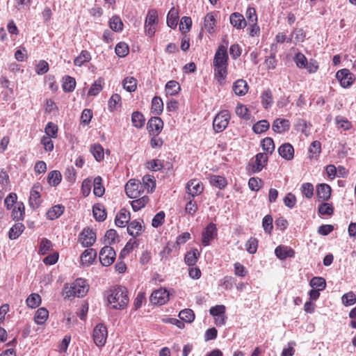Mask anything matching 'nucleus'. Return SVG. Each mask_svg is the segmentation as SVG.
Wrapping results in <instances>:
<instances>
[{
    "label": "nucleus",
    "mask_w": 356,
    "mask_h": 356,
    "mask_svg": "<svg viewBox=\"0 0 356 356\" xmlns=\"http://www.w3.org/2000/svg\"><path fill=\"white\" fill-rule=\"evenodd\" d=\"M163 122L159 117L152 118L147 122V128L151 134L158 136L162 131Z\"/></svg>",
    "instance_id": "2eb2a0df"
},
{
    "label": "nucleus",
    "mask_w": 356,
    "mask_h": 356,
    "mask_svg": "<svg viewBox=\"0 0 356 356\" xmlns=\"http://www.w3.org/2000/svg\"><path fill=\"white\" fill-rule=\"evenodd\" d=\"M321 152V144L318 140L313 141L309 148L310 159H316Z\"/></svg>",
    "instance_id": "c03bdc74"
},
{
    "label": "nucleus",
    "mask_w": 356,
    "mask_h": 356,
    "mask_svg": "<svg viewBox=\"0 0 356 356\" xmlns=\"http://www.w3.org/2000/svg\"><path fill=\"white\" fill-rule=\"evenodd\" d=\"M115 51L119 57H124L129 53V47L125 42H119L116 45Z\"/></svg>",
    "instance_id": "338daca9"
},
{
    "label": "nucleus",
    "mask_w": 356,
    "mask_h": 356,
    "mask_svg": "<svg viewBox=\"0 0 356 356\" xmlns=\"http://www.w3.org/2000/svg\"><path fill=\"white\" fill-rule=\"evenodd\" d=\"M217 234L218 230L216 225L213 222H210L202 231V244L204 246L209 245L211 241H213L217 236Z\"/></svg>",
    "instance_id": "1a4fd4ad"
},
{
    "label": "nucleus",
    "mask_w": 356,
    "mask_h": 356,
    "mask_svg": "<svg viewBox=\"0 0 356 356\" xmlns=\"http://www.w3.org/2000/svg\"><path fill=\"white\" fill-rule=\"evenodd\" d=\"M130 219V213L125 209H122L115 216V223L119 227H124Z\"/></svg>",
    "instance_id": "6ab92c4d"
},
{
    "label": "nucleus",
    "mask_w": 356,
    "mask_h": 356,
    "mask_svg": "<svg viewBox=\"0 0 356 356\" xmlns=\"http://www.w3.org/2000/svg\"><path fill=\"white\" fill-rule=\"evenodd\" d=\"M184 200L188 201L185 207L186 212L189 215L193 216L197 210V205L194 201V198L185 196Z\"/></svg>",
    "instance_id": "09e8293b"
},
{
    "label": "nucleus",
    "mask_w": 356,
    "mask_h": 356,
    "mask_svg": "<svg viewBox=\"0 0 356 356\" xmlns=\"http://www.w3.org/2000/svg\"><path fill=\"white\" fill-rule=\"evenodd\" d=\"M335 121L338 127L344 131L350 130L353 127L352 123L344 117L338 115L336 117Z\"/></svg>",
    "instance_id": "6e6d98bb"
},
{
    "label": "nucleus",
    "mask_w": 356,
    "mask_h": 356,
    "mask_svg": "<svg viewBox=\"0 0 356 356\" xmlns=\"http://www.w3.org/2000/svg\"><path fill=\"white\" fill-rule=\"evenodd\" d=\"M261 103L263 107L268 110L273 104V93L270 89L267 88L264 90L261 95Z\"/></svg>",
    "instance_id": "5701e85b"
},
{
    "label": "nucleus",
    "mask_w": 356,
    "mask_h": 356,
    "mask_svg": "<svg viewBox=\"0 0 356 356\" xmlns=\"http://www.w3.org/2000/svg\"><path fill=\"white\" fill-rule=\"evenodd\" d=\"M122 85L127 91L134 92L137 88V81L133 76H128L123 80Z\"/></svg>",
    "instance_id": "37998d69"
},
{
    "label": "nucleus",
    "mask_w": 356,
    "mask_h": 356,
    "mask_svg": "<svg viewBox=\"0 0 356 356\" xmlns=\"http://www.w3.org/2000/svg\"><path fill=\"white\" fill-rule=\"evenodd\" d=\"M107 300L113 309H123L129 301L127 289L122 286L110 289Z\"/></svg>",
    "instance_id": "f03ea898"
},
{
    "label": "nucleus",
    "mask_w": 356,
    "mask_h": 356,
    "mask_svg": "<svg viewBox=\"0 0 356 356\" xmlns=\"http://www.w3.org/2000/svg\"><path fill=\"white\" fill-rule=\"evenodd\" d=\"M41 187L39 185H34L30 193L29 205L33 209H38L42 202L40 191Z\"/></svg>",
    "instance_id": "4468645a"
},
{
    "label": "nucleus",
    "mask_w": 356,
    "mask_h": 356,
    "mask_svg": "<svg viewBox=\"0 0 356 356\" xmlns=\"http://www.w3.org/2000/svg\"><path fill=\"white\" fill-rule=\"evenodd\" d=\"M310 286L315 289L323 291L326 287L325 280L322 277H313L309 283Z\"/></svg>",
    "instance_id": "a18cd8bd"
},
{
    "label": "nucleus",
    "mask_w": 356,
    "mask_h": 356,
    "mask_svg": "<svg viewBox=\"0 0 356 356\" xmlns=\"http://www.w3.org/2000/svg\"><path fill=\"white\" fill-rule=\"evenodd\" d=\"M96 241L95 232L90 228L83 229L79 235V241L83 247H90Z\"/></svg>",
    "instance_id": "f8f14e48"
},
{
    "label": "nucleus",
    "mask_w": 356,
    "mask_h": 356,
    "mask_svg": "<svg viewBox=\"0 0 356 356\" xmlns=\"http://www.w3.org/2000/svg\"><path fill=\"white\" fill-rule=\"evenodd\" d=\"M141 183L143 185V191L146 189L147 193H152L156 186L154 176L149 175H145L143 177V182Z\"/></svg>",
    "instance_id": "c85d7f7f"
},
{
    "label": "nucleus",
    "mask_w": 356,
    "mask_h": 356,
    "mask_svg": "<svg viewBox=\"0 0 356 356\" xmlns=\"http://www.w3.org/2000/svg\"><path fill=\"white\" fill-rule=\"evenodd\" d=\"M290 122L286 119L277 118L274 120L272 129L277 134H283L288 131L290 129Z\"/></svg>",
    "instance_id": "dca6fc26"
},
{
    "label": "nucleus",
    "mask_w": 356,
    "mask_h": 356,
    "mask_svg": "<svg viewBox=\"0 0 356 356\" xmlns=\"http://www.w3.org/2000/svg\"><path fill=\"white\" fill-rule=\"evenodd\" d=\"M331 187L326 184H321L317 186V195L319 199L327 200L331 195Z\"/></svg>",
    "instance_id": "393cba45"
},
{
    "label": "nucleus",
    "mask_w": 356,
    "mask_h": 356,
    "mask_svg": "<svg viewBox=\"0 0 356 356\" xmlns=\"http://www.w3.org/2000/svg\"><path fill=\"white\" fill-rule=\"evenodd\" d=\"M61 179L62 175L58 170L51 171L48 175L47 181L50 186H56L58 185Z\"/></svg>",
    "instance_id": "4c0bfd02"
},
{
    "label": "nucleus",
    "mask_w": 356,
    "mask_h": 356,
    "mask_svg": "<svg viewBox=\"0 0 356 356\" xmlns=\"http://www.w3.org/2000/svg\"><path fill=\"white\" fill-rule=\"evenodd\" d=\"M209 181L212 186L220 189L224 188L227 184L225 178L220 175H211Z\"/></svg>",
    "instance_id": "58836bf2"
},
{
    "label": "nucleus",
    "mask_w": 356,
    "mask_h": 356,
    "mask_svg": "<svg viewBox=\"0 0 356 356\" xmlns=\"http://www.w3.org/2000/svg\"><path fill=\"white\" fill-rule=\"evenodd\" d=\"M275 254L281 260L286 259L288 257H293L295 255L294 250L287 246L279 245L275 250Z\"/></svg>",
    "instance_id": "aec40b11"
},
{
    "label": "nucleus",
    "mask_w": 356,
    "mask_h": 356,
    "mask_svg": "<svg viewBox=\"0 0 356 356\" xmlns=\"http://www.w3.org/2000/svg\"><path fill=\"white\" fill-rule=\"evenodd\" d=\"M143 221L133 220L127 225L128 234L134 237L140 236L144 231Z\"/></svg>",
    "instance_id": "f3484780"
},
{
    "label": "nucleus",
    "mask_w": 356,
    "mask_h": 356,
    "mask_svg": "<svg viewBox=\"0 0 356 356\" xmlns=\"http://www.w3.org/2000/svg\"><path fill=\"white\" fill-rule=\"evenodd\" d=\"M115 256L114 249L111 246L106 245L100 250L99 261L103 266H108L113 263Z\"/></svg>",
    "instance_id": "6e6552de"
},
{
    "label": "nucleus",
    "mask_w": 356,
    "mask_h": 356,
    "mask_svg": "<svg viewBox=\"0 0 356 356\" xmlns=\"http://www.w3.org/2000/svg\"><path fill=\"white\" fill-rule=\"evenodd\" d=\"M108 109L111 111L116 110L121 106V97L118 94H113L108 100Z\"/></svg>",
    "instance_id": "052dcab7"
},
{
    "label": "nucleus",
    "mask_w": 356,
    "mask_h": 356,
    "mask_svg": "<svg viewBox=\"0 0 356 356\" xmlns=\"http://www.w3.org/2000/svg\"><path fill=\"white\" fill-rule=\"evenodd\" d=\"M232 25L238 29H243L246 26L247 23L243 15L239 13H234L229 17Z\"/></svg>",
    "instance_id": "4be33fe9"
},
{
    "label": "nucleus",
    "mask_w": 356,
    "mask_h": 356,
    "mask_svg": "<svg viewBox=\"0 0 356 356\" xmlns=\"http://www.w3.org/2000/svg\"><path fill=\"white\" fill-rule=\"evenodd\" d=\"M268 161V155L264 153H258L255 156V161L252 164V172L254 173L259 172L262 170Z\"/></svg>",
    "instance_id": "a211bd4d"
},
{
    "label": "nucleus",
    "mask_w": 356,
    "mask_h": 356,
    "mask_svg": "<svg viewBox=\"0 0 356 356\" xmlns=\"http://www.w3.org/2000/svg\"><path fill=\"white\" fill-rule=\"evenodd\" d=\"M336 78L343 88L349 87L353 82L352 74L347 69L339 70L336 74Z\"/></svg>",
    "instance_id": "ddd939ff"
},
{
    "label": "nucleus",
    "mask_w": 356,
    "mask_h": 356,
    "mask_svg": "<svg viewBox=\"0 0 356 356\" xmlns=\"http://www.w3.org/2000/svg\"><path fill=\"white\" fill-rule=\"evenodd\" d=\"M261 146L264 151L266 152V155L271 154L275 149L274 141L271 138H265L261 141Z\"/></svg>",
    "instance_id": "3c124183"
},
{
    "label": "nucleus",
    "mask_w": 356,
    "mask_h": 356,
    "mask_svg": "<svg viewBox=\"0 0 356 356\" xmlns=\"http://www.w3.org/2000/svg\"><path fill=\"white\" fill-rule=\"evenodd\" d=\"M24 229V225L22 223H15L9 230L8 237L11 240L17 238Z\"/></svg>",
    "instance_id": "2f4dec72"
},
{
    "label": "nucleus",
    "mask_w": 356,
    "mask_h": 356,
    "mask_svg": "<svg viewBox=\"0 0 356 356\" xmlns=\"http://www.w3.org/2000/svg\"><path fill=\"white\" fill-rule=\"evenodd\" d=\"M305 38V33L302 29H295L291 35V38H288L287 42H291L292 40H295V42H303Z\"/></svg>",
    "instance_id": "13d9d810"
},
{
    "label": "nucleus",
    "mask_w": 356,
    "mask_h": 356,
    "mask_svg": "<svg viewBox=\"0 0 356 356\" xmlns=\"http://www.w3.org/2000/svg\"><path fill=\"white\" fill-rule=\"evenodd\" d=\"M97 256V252L92 248L86 250L81 256V260L83 264L89 265Z\"/></svg>",
    "instance_id": "cd10ccee"
},
{
    "label": "nucleus",
    "mask_w": 356,
    "mask_h": 356,
    "mask_svg": "<svg viewBox=\"0 0 356 356\" xmlns=\"http://www.w3.org/2000/svg\"><path fill=\"white\" fill-rule=\"evenodd\" d=\"M103 79L99 78L91 86L88 90V95L90 96H95L98 95L102 90Z\"/></svg>",
    "instance_id": "4d7b16f0"
},
{
    "label": "nucleus",
    "mask_w": 356,
    "mask_h": 356,
    "mask_svg": "<svg viewBox=\"0 0 356 356\" xmlns=\"http://www.w3.org/2000/svg\"><path fill=\"white\" fill-rule=\"evenodd\" d=\"M41 297L38 293H31L26 300L27 306L31 309H35L41 304Z\"/></svg>",
    "instance_id": "ea45409f"
},
{
    "label": "nucleus",
    "mask_w": 356,
    "mask_h": 356,
    "mask_svg": "<svg viewBox=\"0 0 356 356\" xmlns=\"http://www.w3.org/2000/svg\"><path fill=\"white\" fill-rule=\"evenodd\" d=\"M200 257V252L197 249L188 252L184 257L185 262L188 266H193L196 264Z\"/></svg>",
    "instance_id": "e433bc0d"
},
{
    "label": "nucleus",
    "mask_w": 356,
    "mask_h": 356,
    "mask_svg": "<svg viewBox=\"0 0 356 356\" xmlns=\"http://www.w3.org/2000/svg\"><path fill=\"white\" fill-rule=\"evenodd\" d=\"M46 136L56 138L57 136L58 127L54 123L49 122L45 127Z\"/></svg>",
    "instance_id": "e2e57ef3"
},
{
    "label": "nucleus",
    "mask_w": 356,
    "mask_h": 356,
    "mask_svg": "<svg viewBox=\"0 0 356 356\" xmlns=\"http://www.w3.org/2000/svg\"><path fill=\"white\" fill-rule=\"evenodd\" d=\"M52 248V243L47 239V238H42L39 248V252L41 254H47Z\"/></svg>",
    "instance_id": "774afa93"
},
{
    "label": "nucleus",
    "mask_w": 356,
    "mask_h": 356,
    "mask_svg": "<svg viewBox=\"0 0 356 356\" xmlns=\"http://www.w3.org/2000/svg\"><path fill=\"white\" fill-rule=\"evenodd\" d=\"M278 152L280 156L286 160L290 161L293 159L294 149L289 143L282 145L278 149Z\"/></svg>",
    "instance_id": "412c9836"
},
{
    "label": "nucleus",
    "mask_w": 356,
    "mask_h": 356,
    "mask_svg": "<svg viewBox=\"0 0 356 356\" xmlns=\"http://www.w3.org/2000/svg\"><path fill=\"white\" fill-rule=\"evenodd\" d=\"M186 189V196L194 198L203 192L204 186L200 180L194 179L187 182Z\"/></svg>",
    "instance_id": "9d476101"
},
{
    "label": "nucleus",
    "mask_w": 356,
    "mask_h": 356,
    "mask_svg": "<svg viewBox=\"0 0 356 356\" xmlns=\"http://www.w3.org/2000/svg\"><path fill=\"white\" fill-rule=\"evenodd\" d=\"M125 192L129 198H138L143 193V185L139 180L131 179L125 185Z\"/></svg>",
    "instance_id": "20e7f679"
},
{
    "label": "nucleus",
    "mask_w": 356,
    "mask_h": 356,
    "mask_svg": "<svg viewBox=\"0 0 356 356\" xmlns=\"http://www.w3.org/2000/svg\"><path fill=\"white\" fill-rule=\"evenodd\" d=\"M108 336L106 326L102 323L97 324L94 330L92 337L95 343L99 347L104 346Z\"/></svg>",
    "instance_id": "0eeeda50"
},
{
    "label": "nucleus",
    "mask_w": 356,
    "mask_h": 356,
    "mask_svg": "<svg viewBox=\"0 0 356 356\" xmlns=\"http://www.w3.org/2000/svg\"><path fill=\"white\" fill-rule=\"evenodd\" d=\"M49 317V312L44 307H40L38 309L35 314V322L38 325L44 324Z\"/></svg>",
    "instance_id": "c756f323"
},
{
    "label": "nucleus",
    "mask_w": 356,
    "mask_h": 356,
    "mask_svg": "<svg viewBox=\"0 0 356 356\" xmlns=\"http://www.w3.org/2000/svg\"><path fill=\"white\" fill-rule=\"evenodd\" d=\"M262 226L266 233L270 234L273 226V218L270 215H266L262 220Z\"/></svg>",
    "instance_id": "69168bd1"
},
{
    "label": "nucleus",
    "mask_w": 356,
    "mask_h": 356,
    "mask_svg": "<svg viewBox=\"0 0 356 356\" xmlns=\"http://www.w3.org/2000/svg\"><path fill=\"white\" fill-rule=\"evenodd\" d=\"M90 152L97 161H102L104 158V148L99 144H94L91 145Z\"/></svg>",
    "instance_id": "473e14b6"
},
{
    "label": "nucleus",
    "mask_w": 356,
    "mask_h": 356,
    "mask_svg": "<svg viewBox=\"0 0 356 356\" xmlns=\"http://www.w3.org/2000/svg\"><path fill=\"white\" fill-rule=\"evenodd\" d=\"M24 205L22 202H16L13 211L12 217L14 220H20L24 218Z\"/></svg>",
    "instance_id": "72a5a7b5"
},
{
    "label": "nucleus",
    "mask_w": 356,
    "mask_h": 356,
    "mask_svg": "<svg viewBox=\"0 0 356 356\" xmlns=\"http://www.w3.org/2000/svg\"><path fill=\"white\" fill-rule=\"evenodd\" d=\"M110 28L116 32L121 31L123 28V23L118 16H113L109 21Z\"/></svg>",
    "instance_id": "bf43d9fd"
},
{
    "label": "nucleus",
    "mask_w": 356,
    "mask_h": 356,
    "mask_svg": "<svg viewBox=\"0 0 356 356\" xmlns=\"http://www.w3.org/2000/svg\"><path fill=\"white\" fill-rule=\"evenodd\" d=\"M179 317L181 321L186 323H191L195 319V314L192 309H185L179 312Z\"/></svg>",
    "instance_id": "603ef678"
},
{
    "label": "nucleus",
    "mask_w": 356,
    "mask_h": 356,
    "mask_svg": "<svg viewBox=\"0 0 356 356\" xmlns=\"http://www.w3.org/2000/svg\"><path fill=\"white\" fill-rule=\"evenodd\" d=\"M301 192L306 198L310 199L314 195V186L311 183H304L301 186Z\"/></svg>",
    "instance_id": "680f3d73"
},
{
    "label": "nucleus",
    "mask_w": 356,
    "mask_h": 356,
    "mask_svg": "<svg viewBox=\"0 0 356 356\" xmlns=\"http://www.w3.org/2000/svg\"><path fill=\"white\" fill-rule=\"evenodd\" d=\"M181 87L179 83L176 81H170L165 85V91L167 94L173 96L179 93Z\"/></svg>",
    "instance_id": "a19ab883"
},
{
    "label": "nucleus",
    "mask_w": 356,
    "mask_h": 356,
    "mask_svg": "<svg viewBox=\"0 0 356 356\" xmlns=\"http://www.w3.org/2000/svg\"><path fill=\"white\" fill-rule=\"evenodd\" d=\"M76 86L75 79L70 76H66L63 79V89L65 92H72Z\"/></svg>",
    "instance_id": "5fc2aeb1"
},
{
    "label": "nucleus",
    "mask_w": 356,
    "mask_h": 356,
    "mask_svg": "<svg viewBox=\"0 0 356 356\" xmlns=\"http://www.w3.org/2000/svg\"><path fill=\"white\" fill-rule=\"evenodd\" d=\"M233 91L238 96H243L248 91V85L243 79H238L234 83Z\"/></svg>",
    "instance_id": "b1692460"
},
{
    "label": "nucleus",
    "mask_w": 356,
    "mask_h": 356,
    "mask_svg": "<svg viewBox=\"0 0 356 356\" xmlns=\"http://www.w3.org/2000/svg\"><path fill=\"white\" fill-rule=\"evenodd\" d=\"M214 78L222 84L227 75L228 54L227 47L220 45L214 55L213 61Z\"/></svg>",
    "instance_id": "f257e3e1"
},
{
    "label": "nucleus",
    "mask_w": 356,
    "mask_h": 356,
    "mask_svg": "<svg viewBox=\"0 0 356 356\" xmlns=\"http://www.w3.org/2000/svg\"><path fill=\"white\" fill-rule=\"evenodd\" d=\"M102 179L101 177H97L94 179L93 193L97 197H102L105 191L104 187L102 184Z\"/></svg>",
    "instance_id": "8fccbe9b"
},
{
    "label": "nucleus",
    "mask_w": 356,
    "mask_h": 356,
    "mask_svg": "<svg viewBox=\"0 0 356 356\" xmlns=\"http://www.w3.org/2000/svg\"><path fill=\"white\" fill-rule=\"evenodd\" d=\"M158 23V15L155 10H150L148 11L145 22V33L147 35L152 37L154 35L156 31V26Z\"/></svg>",
    "instance_id": "423d86ee"
},
{
    "label": "nucleus",
    "mask_w": 356,
    "mask_h": 356,
    "mask_svg": "<svg viewBox=\"0 0 356 356\" xmlns=\"http://www.w3.org/2000/svg\"><path fill=\"white\" fill-rule=\"evenodd\" d=\"M138 243L137 241L130 239L121 251L120 257H124L125 255L129 254L134 250V248H136L138 246Z\"/></svg>",
    "instance_id": "0e129e2a"
},
{
    "label": "nucleus",
    "mask_w": 356,
    "mask_h": 356,
    "mask_svg": "<svg viewBox=\"0 0 356 356\" xmlns=\"http://www.w3.org/2000/svg\"><path fill=\"white\" fill-rule=\"evenodd\" d=\"M270 127V123L266 120H261L255 123L252 127V130L256 134H262L266 131Z\"/></svg>",
    "instance_id": "79ce46f5"
},
{
    "label": "nucleus",
    "mask_w": 356,
    "mask_h": 356,
    "mask_svg": "<svg viewBox=\"0 0 356 356\" xmlns=\"http://www.w3.org/2000/svg\"><path fill=\"white\" fill-rule=\"evenodd\" d=\"M216 24L215 15L213 13H208L204 17V28L209 33H211L214 31V26Z\"/></svg>",
    "instance_id": "c9c22d12"
},
{
    "label": "nucleus",
    "mask_w": 356,
    "mask_h": 356,
    "mask_svg": "<svg viewBox=\"0 0 356 356\" xmlns=\"http://www.w3.org/2000/svg\"><path fill=\"white\" fill-rule=\"evenodd\" d=\"M89 290V285L86 281L81 278L76 279L70 286L65 285L64 294L65 298H82L86 295Z\"/></svg>",
    "instance_id": "7ed1b4c3"
},
{
    "label": "nucleus",
    "mask_w": 356,
    "mask_h": 356,
    "mask_svg": "<svg viewBox=\"0 0 356 356\" xmlns=\"http://www.w3.org/2000/svg\"><path fill=\"white\" fill-rule=\"evenodd\" d=\"M65 207L62 204H57L50 208L47 212V218L49 220H55L60 217L64 212Z\"/></svg>",
    "instance_id": "a878e982"
},
{
    "label": "nucleus",
    "mask_w": 356,
    "mask_h": 356,
    "mask_svg": "<svg viewBox=\"0 0 356 356\" xmlns=\"http://www.w3.org/2000/svg\"><path fill=\"white\" fill-rule=\"evenodd\" d=\"M179 13L177 9L172 8L167 15V24L169 27L175 29L177 26Z\"/></svg>",
    "instance_id": "7c9ffc66"
},
{
    "label": "nucleus",
    "mask_w": 356,
    "mask_h": 356,
    "mask_svg": "<svg viewBox=\"0 0 356 356\" xmlns=\"http://www.w3.org/2000/svg\"><path fill=\"white\" fill-rule=\"evenodd\" d=\"M169 300V292L163 288L155 290L150 296V301L154 305H164Z\"/></svg>",
    "instance_id": "9b49d317"
},
{
    "label": "nucleus",
    "mask_w": 356,
    "mask_h": 356,
    "mask_svg": "<svg viewBox=\"0 0 356 356\" xmlns=\"http://www.w3.org/2000/svg\"><path fill=\"white\" fill-rule=\"evenodd\" d=\"M145 118L139 111H135L131 115V122L134 127L141 128L145 124Z\"/></svg>",
    "instance_id": "de8ad7c7"
},
{
    "label": "nucleus",
    "mask_w": 356,
    "mask_h": 356,
    "mask_svg": "<svg viewBox=\"0 0 356 356\" xmlns=\"http://www.w3.org/2000/svg\"><path fill=\"white\" fill-rule=\"evenodd\" d=\"M230 120L228 111L223 110L219 112L213 121V127L216 132L220 133L226 129Z\"/></svg>",
    "instance_id": "39448f33"
},
{
    "label": "nucleus",
    "mask_w": 356,
    "mask_h": 356,
    "mask_svg": "<svg viewBox=\"0 0 356 356\" xmlns=\"http://www.w3.org/2000/svg\"><path fill=\"white\" fill-rule=\"evenodd\" d=\"M94 218L97 221H104L106 218V212L102 204H95L92 207Z\"/></svg>",
    "instance_id": "bb28decb"
},
{
    "label": "nucleus",
    "mask_w": 356,
    "mask_h": 356,
    "mask_svg": "<svg viewBox=\"0 0 356 356\" xmlns=\"http://www.w3.org/2000/svg\"><path fill=\"white\" fill-rule=\"evenodd\" d=\"M163 109V103L161 97H154L152 101V110L153 113L159 115L162 113Z\"/></svg>",
    "instance_id": "864d4df0"
},
{
    "label": "nucleus",
    "mask_w": 356,
    "mask_h": 356,
    "mask_svg": "<svg viewBox=\"0 0 356 356\" xmlns=\"http://www.w3.org/2000/svg\"><path fill=\"white\" fill-rule=\"evenodd\" d=\"M91 60L90 54L86 50H82L80 54L75 58L74 63L75 65L81 67L84 63L89 62Z\"/></svg>",
    "instance_id": "f704fd0d"
},
{
    "label": "nucleus",
    "mask_w": 356,
    "mask_h": 356,
    "mask_svg": "<svg viewBox=\"0 0 356 356\" xmlns=\"http://www.w3.org/2000/svg\"><path fill=\"white\" fill-rule=\"evenodd\" d=\"M136 200L131 202V207L134 211H137L145 207L149 201V197L147 195H143L140 198H135Z\"/></svg>",
    "instance_id": "49530a36"
}]
</instances>
